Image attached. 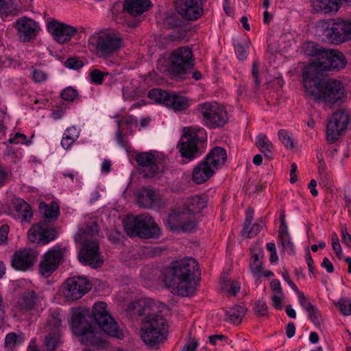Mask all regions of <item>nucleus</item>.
Here are the masks:
<instances>
[{
	"label": "nucleus",
	"mask_w": 351,
	"mask_h": 351,
	"mask_svg": "<svg viewBox=\"0 0 351 351\" xmlns=\"http://www.w3.org/2000/svg\"><path fill=\"white\" fill-rule=\"evenodd\" d=\"M152 6L149 0H125L123 8L132 16L141 15L147 11Z\"/></svg>",
	"instance_id": "29"
},
{
	"label": "nucleus",
	"mask_w": 351,
	"mask_h": 351,
	"mask_svg": "<svg viewBox=\"0 0 351 351\" xmlns=\"http://www.w3.org/2000/svg\"><path fill=\"white\" fill-rule=\"evenodd\" d=\"M117 123L118 128L115 134L116 141L119 145L125 148V136L131 133L133 128L137 126V120L130 117Z\"/></svg>",
	"instance_id": "25"
},
{
	"label": "nucleus",
	"mask_w": 351,
	"mask_h": 351,
	"mask_svg": "<svg viewBox=\"0 0 351 351\" xmlns=\"http://www.w3.org/2000/svg\"><path fill=\"white\" fill-rule=\"evenodd\" d=\"M157 158L152 152H141L136 156V161L141 167L147 169L145 173L147 177H154L159 171L156 165Z\"/></svg>",
	"instance_id": "24"
},
{
	"label": "nucleus",
	"mask_w": 351,
	"mask_h": 351,
	"mask_svg": "<svg viewBox=\"0 0 351 351\" xmlns=\"http://www.w3.org/2000/svg\"><path fill=\"white\" fill-rule=\"evenodd\" d=\"M169 94L170 93L167 91L158 88H154L149 90L148 96L152 100L155 101L156 103L162 104L165 106L166 100H167Z\"/></svg>",
	"instance_id": "43"
},
{
	"label": "nucleus",
	"mask_w": 351,
	"mask_h": 351,
	"mask_svg": "<svg viewBox=\"0 0 351 351\" xmlns=\"http://www.w3.org/2000/svg\"><path fill=\"white\" fill-rule=\"evenodd\" d=\"M340 8V0H317L315 5L317 12L328 14L337 12Z\"/></svg>",
	"instance_id": "35"
},
{
	"label": "nucleus",
	"mask_w": 351,
	"mask_h": 351,
	"mask_svg": "<svg viewBox=\"0 0 351 351\" xmlns=\"http://www.w3.org/2000/svg\"><path fill=\"white\" fill-rule=\"evenodd\" d=\"M255 311L259 315H265L267 313V306L265 302L258 301L255 304Z\"/></svg>",
	"instance_id": "63"
},
{
	"label": "nucleus",
	"mask_w": 351,
	"mask_h": 351,
	"mask_svg": "<svg viewBox=\"0 0 351 351\" xmlns=\"http://www.w3.org/2000/svg\"><path fill=\"white\" fill-rule=\"evenodd\" d=\"M80 130L75 126L68 128L64 132L61 140V145L65 149L71 147L75 141L79 138Z\"/></svg>",
	"instance_id": "33"
},
{
	"label": "nucleus",
	"mask_w": 351,
	"mask_h": 351,
	"mask_svg": "<svg viewBox=\"0 0 351 351\" xmlns=\"http://www.w3.org/2000/svg\"><path fill=\"white\" fill-rule=\"evenodd\" d=\"M326 40L339 45L350 40L347 20L337 19L328 24L323 32Z\"/></svg>",
	"instance_id": "13"
},
{
	"label": "nucleus",
	"mask_w": 351,
	"mask_h": 351,
	"mask_svg": "<svg viewBox=\"0 0 351 351\" xmlns=\"http://www.w3.org/2000/svg\"><path fill=\"white\" fill-rule=\"evenodd\" d=\"M11 215L21 223L29 222L33 217L30 206L23 199L14 197L10 199Z\"/></svg>",
	"instance_id": "22"
},
{
	"label": "nucleus",
	"mask_w": 351,
	"mask_h": 351,
	"mask_svg": "<svg viewBox=\"0 0 351 351\" xmlns=\"http://www.w3.org/2000/svg\"><path fill=\"white\" fill-rule=\"evenodd\" d=\"M341 239L345 245L348 246L351 245V235L348 232L346 226H341Z\"/></svg>",
	"instance_id": "64"
},
{
	"label": "nucleus",
	"mask_w": 351,
	"mask_h": 351,
	"mask_svg": "<svg viewBox=\"0 0 351 351\" xmlns=\"http://www.w3.org/2000/svg\"><path fill=\"white\" fill-rule=\"evenodd\" d=\"M159 306L152 302L145 303L140 315L141 319L140 335L142 341L149 346L163 341L166 337L165 320Z\"/></svg>",
	"instance_id": "3"
},
{
	"label": "nucleus",
	"mask_w": 351,
	"mask_h": 351,
	"mask_svg": "<svg viewBox=\"0 0 351 351\" xmlns=\"http://www.w3.org/2000/svg\"><path fill=\"white\" fill-rule=\"evenodd\" d=\"M198 270L197 261L193 258H186L174 261L164 268L162 278L172 293L189 296L195 291L194 280Z\"/></svg>",
	"instance_id": "2"
},
{
	"label": "nucleus",
	"mask_w": 351,
	"mask_h": 351,
	"mask_svg": "<svg viewBox=\"0 0 351 351\" xmlns=\"http://www.w3.org/2000/svg\"><path fill=\"white\" fill-rule=\"evenodd\" d=\"M10 228L8 225L3 224L0 228V243L6 244L8 241V234Z\"/></svg>",
	"instance_id": "62"
},
{
	"label": "nucleus",
	"mask_w": 351,
	"mask_h": 351,
	"mask_svg": "<svg viewBox=\"0 0 351 351\" xmlns=\"http://www.w3.org/2000/svg\"><path fill=\"white\" fill-rule=\"evenodd\" d=\"M47 29L53 38L61 45L69 42L77 32L75 27L56 19L47 22Z\"/></svg>",
	"instance_id": "15"
},
{
	"label": "nucleus",
	"mask_w": 351,
	"mask_h": 351,
	"mask_svg": "<svg viewBox=\"0 0 351 351\" xmlns=\"http://www.w3.org/2000/svg\"><path fill=\"white\" fill-rule=\"evenodd\" d=\"M158 200V194L154 190L145 188L139 194L138 204L142 207L149 208L156 204Z\"/></svg>",
	"instance_id": "31"
},
{
	"label": "nucleus",
	"mask_w": 351,
	"mask_h": 351,
	"mask_svg": "<svg viewBox=\"0 0 351 351\" xmlns=\"http://www.w3.org/2000/svg\"><path fill=\"white\" fill-rule=\"evenodd\" d=\"M226 159V149L221 147H215L210 150L204 160L216 172L224 165Z\"/></svg>",
	"instance_id": "27"
},
{
	"label": "nucleus",
	"mask_w": 351,
	"mask_h": 351,
	"mask_svg": "<svg viewBox=\"0 0 351 351\" xmlns=\"http://www.w3.org/2000/svg\"><path fill=\"white\" fill-rule=\"evenodd\" d=\"M8 143L10 144H29L30 142L27 141V136L20 133L16 132L13 136H10L8 139Z\"/></svg>",
	"instance_id": "56"
},
{
	"label": "nucleus",
	"mask_w": 351,
	"mask_h": 351,
	"mask_svg": "<svg viewBox=\"0 0 351 351\" xmlns=\"http://www.w3.org/2000/svg\"><path fill=\"white\" fill-rule=\"evenodd\" d=\"M215 173V171L203 160L194 168L193 180L196 184H202Z\"/></svg>",
	"instance_id": "30"
},
{
	"label": "nucleus",
	"mask_w": 351,
	"mask_h": 351,
	"mask_svg": "<svg viewBox=\"0 0 351 351\" xmlns=\"http://www.w3.org/2000/svg\"><path fill=\"white\" fill-rule=\"evenodd\" d=\"M208 196L204 194L188 197L184 202V210L189 214L200 213L208 205Z\"/></svg>",
	"instance_id": "26"
},
{
	"label": "nucleus",
	"mask_w": 351,
	"mask_h": 351,
	"mask_svg": "<svg viewBox=\"0 0 351 351\" xmlns=\"http://www.w3.org/2000/svg\"><path fill=\"white\" fill-rule=\"evenodd\" d=\"M221 289L229 295H235L240 291L241 285L236 280H227L222 282Z\"/></svg>",
	"instance_id": "41"
},
{
	"label": "nucleus",
	"mask_w": 351,
	"mask_h": 351,
	"mask_svg": "<svg viewBox=\"0 0 351 351\" xmlns=\"http://www.w3.org/2000/svg\"><path fill=\"white\" fill-rule=\"evenodd\" d=\"M60 342V336L59 332L49 334L45 340V345L49 351L54 350Z\"/></svg>",
	"instance_id": "45"
},
{
	"label": "nucleus",
	"mask_w": 351,
	"mask_h": 351,
	"mask_svg": "<svg viewBox=\"0 0 351 351\" xmlns=\"http://www.w3.org/2000/svg\"><path fill=\"white\" fill-rule=\"evenodd\" d=\"M180 23V19L173 14L167 16L164 20V24L170 28L177 27Z\"/></svg>",
	"instance_id": "59"
},
{
	"label": "nucleus",
	"mask_w": 351,
	"mask_h": 351,
	"mask_svg": "<svg viewBox=\"0 0 351 351\" xmlns=\"http://www.w3.org/2000/svg\"><path fill=\"white\" fill-rule=\"evenodd\" d=\"M197 109L204 124L210 128L221 127L228 121V117L224 108L216 102L202 103Z\"/></svg>",
	"instance_id": "10"
},
{
	"label": "nucleus",
	"mask_w": 351,
	"mask_h": 351,
	"mask_svg": "<svg viewBox=\"0 0 351 351\" xmlns=\"http://www.w3.org/2000/svg\"><path fill=\"white\" fill-rule=\"evenodd\" d=\"M265 226V223L262 220H258L253 224L250 230L249 228L247 232H242L243 235L247 234L249 238L256 236Z\"/></svg>",
	"instance_id": "49"
},
{
	"label": "nucleus",
	"mask_w": 351,
	"mask_h": 351,
	"mask_svg": "<svg viewBox=\"0 0 351 351\" xmlns=\"http://www.w3.org/2000/svg\"><path fill=\"white\" fill-rule=\"evenodd\" d=\"M256 145L266 157L269 158L272 157L274 145L266 135L263 134L258 135L256 139Z\"/></svg>",
	"instance_id": "36"
},
{
	"label": "nucleus",
	"mask_w": 351,
	"mask_h": 351,
	"mask_svg": "<svg viewBox=\"0 0 351 351\" xmlns=\"http://www.w3.org/2000/svg\"><path fill=\"white\" fill-rule=\"evenodd\" d=\"M171 62L175 72L184 73L193 66L191 49L186 47L178 48L172 53Z\"/></svg>",
	"instance_id": "19"
},
{
	"label": "nucleus",
	"mask_w": 351,
	"mask_h": 351,
	"mask_svg": "<svg viewBox=\"0 0 351 351\" xmlns=\"http://www.w3.org/2000/svg\"><path fill=\"white\" fill-rule=\"evenodd\" d=\"M308 317L316 326H320L323 323V318L317 306L314 307L313 310L308 313Z\"/></svg>",
	"instance_id": "52"
},
{
	"label": "nucleus",
	"mask_w": 351,
	"mask_h": 351,
	"mask_svg": "<svg viewBox=\"0 0 351 351\" xmlns=\"http://www.w3.org/2000/svg\"><path fill=\"white\" fill-rule=\"evenodd\" d=\"M79 236L84 242V246L78 254L80 261L92 268L100 267L103 264V259L99 254V244L96 240L99 237L97 225L93 223L86 226L80 230Z\"/></svg>",
	"instance_id": "4"
},
{
	"label": "nucleus",
	"mask_w": 351,
	"mask_h": 351,
	"mask_svg": "<svg viewBox=\"0 0 351 351\" xmlns=\"http://www.w3.org/2000/svg\"><path fill=\"white\" fill-rule=\"evenodd\" d=\"M332 247L337 257L341 259L342 258L343 251L339 243V237L335 232L332 234Z\"/></svg>",
	"instance_id": "54"
},
{
	"label": "nucleus",
	"mask_w": 351,
	"mask_h": 351,
	"mask_svg": "<svg viewBox=\"0 0 351 351\" xmlns=\"http://www.w3.org/2000/svg\"><path fill=\"white\" fill-rule=\"evenodd\" d=\"M32 75L33 80L36 83H42L45 82L47 77V75L45 71L38 69H32Z\"/></svg>",
	"instance_id": "58"
},
{
	"label": "nucleus",
	"mask_w": 351,
	"mask_h": 351,
	"mask_svg": "<svg viewBox=\"0 0 351 351\" xmlns=\"http://www.w3.org/2000/svg\"><path fill=\"white\" fill-rule=\"evenodd\" d=\"M313 67H305L302 72L303 86L308 97L317 104L329 107L339 106L346 98L343 84L334 78L320 79L321 75L313 74Z\"/></svg>",
	"instance_id": "1"
},
{
	"label": "nucleus",
	"mask_w": 351,
	"mask_h": 351,
	"mask_svg": "<svg viewBox=\"0 0 351 351\" xmlns=\"http://www.w3.org/2000/svg\"><path fill=\"white\" fill-rule=\"evenodd\" d=\"M91 289V285L84 277L77 276L68 279L64 284V295L67 300L81 298Z\"/></svg>",
	"instance_id": "17"
},
{
	"label": "nucleus",
	"mask_w": 351,
	"mask_h": 351,
	"mask_svg": "<svg viewBox=\"0 0 351 351\" xmlns=\"http://www.w3.org/2000/svg\"><path fill=\"white\" fill-rule=\"evenodd\" d=\"M165 106L171 108L174 111L185 110L189 106V101L188 98L170 93L167 100H166Z\"/></svg>",
	"instance_id": "32"
},
{
	"label": "nucleus",
	"mask_w": 351,
	"mask_h": 351,
	"mask_svg": "<svg viewBox=\"0 0 351 351\" xmlns=\"http://www.w3.org/2000/svg\"><path fill=\"white\" fill-rule=\"evenodd\" d=\"M17 36L22 42H29L40 30L38 23L28 17H21L14 23Z\"/></svg>",
	"instance_id": "20"
},
{
	"label": "nucleus",
	"mask_w": 351,
	"mask_h": 351,
	"mask_svg": "<svg viewBox=\"0 0 351 351\" xmlns=\"http://www.w3.org/2000/svg\"><path fill=\"white\" fill-rule=\"evenodd\" d=\"M23 341L21 335L14 332L8 333L5 338V347L8 351H12L14 348L19 346Z\"/></svg>",
	"instance_id": "40"
},
{
	"label": "nucleus",
	"mask_w": 351,
	"mask_h": 351,
	"mask_svg": "<svg viewBox=\"0 0 351 351\" xmlns=\"http://www.w3.org/2000/svg\"><path fill=\"white\" fill-rule=\"evenodd\" d=\"M125 232L130 237L141 239H157L160 234V229L149 214L130 215L123 221Z\"/></svg>",
	"instance_id": "5"
},
{
	"label": "nucleus",
	"mask_w": 351,
	"mask_h": 351,
	"mask_svg": "<svg viewBox=\"0 0 351 351\" xmlns=\"http://www.w3.org/2000/svg\"><path fill=\"white\" fill-rule=\"evenodd\" d=\"M66 252V247L61 244H57L49 249L39 263V273L46 278L50 276L63 261Z\"/></svg>",
	"instance_id": "11"
},
{
	"label": "nucleus",
	"mask_w": 351,
	"mask_h": 351,
	"mask_svg": "<svg viewBox=\"0 0 351 351\" xmlns=\"http://www.w3.org/2000/svg\"><path fill=\"white\" fill-rule=\"evenodd\" d=\"M278 137L282 144L287 148H293L294 146L293 140L289 132L285 130H280L278 132Z\"/></svg>",
	"instance_id": "47"
},
{
	"label": "nucleus",
	"mask_w": 351,
	"mask_h": 351,
	"mask_svg": "<svg viewBox=\"0 0 351 351\" xmlns=\"http://www.w3.org/2000/svg\"><path fill=\"white\" fill-rule=\"evenodd\" d=\"M245 313V308L241 306H234L226 311L224 320L232 324L241 323Z\"/></svg>",
	"instance_id": "34"
},
{
	"label": "nucleus",
	"mask_w": 351,
	"mask_h": 351,
	"mask_svg": "<svg viewBox=\"0 0 351 351\" xmlns=\"http://www.w3.org/2000/svg\"><path fill=\"white\" fill-rule=\"evenodd\" d=\"M278 237L282 250L289 254H294V245L291 241L288 230H278Z\"/></svg>",
	"instance_id": "37"
},
{
	"label": "nucleus",
	"mask_w": 351,
	"mask_h": 351,
	"mask_svg": "<svg viewBox=\"0 0 351 351\" xmlns=\"http://www.w3.org/2000/svg\"><path fill=\"white\" fill-rule=\"evenodd\" d=\"M77 97V90L71 87L65 88L61 93V97L64 101H73Z\"/></svg>",
	"instance_id": "57"
},
{
	"label": "nucleus",
	"mask_w": 351,
	"mask_h": 351,
	"mask_svg": "<svg viewBox=\"0 0 351 351\" xmlns=\"http://www.w3.org/2000/svg\"><path fill=\"white\" fill-rule=\"evenodd\" d=\"M62 318L58 313H53L48 319L46 329L48 332H59V328L61 326Z\"/></svg>",
	"instance_id": "42"
},
{
	"label": "nucleus",
	"mask_w": 351,
	"mask_h": 351,
	"mask_svg": "<svg viewBox=\"0 0 351 351\" xmlns=\"http://www.w3.org/2000/svg\"><path fill=\"white\" fill-rule=\"evenodd\" d=\"M64 64L67 68L71 69H78L82 68L84 65L82 61L74 58H69L65 62Z\"/></svg>",
	"instance_id": "60"
},
{
	"label": "nucleus",
	"mask_w": 351,
	"mask_h": 351,
	"mask_svg": "<svg viewBox=\"0 0 351 351\" xmlns=\"http://www.w3.org/2000/svg\"><path fill=\"white\" fill-rule=\"evenodd\" d=\"M178 14L184 20L195 21L203 14L202 0H175Z\"/></svg>",
	"instance_id": "16"
},
{
	"label": "nucleus",
	"mask_w": 351,
	"mask_h": 351,
	"mask_svg": "<svg viewBox=\"0 0 351 351\" xmlns=\"http://www.w3.org/2000/svg\"><path fill=\"white\" fill-rule=\"evenodd\" d=\"M37 298L34 291H27L23 293L16 302V308L22 313H27L34 309Z\"/></svg>",
	"instance_id": "28"
},
{
	"label": "nucleus",
	"mask_w": 351,
	"mask_h": 351,
	"mask_svg": "<svg viewBox=\"0 0 351 351\" xmlns=\"http://www.w3.org/2000/svg\"><path fill=\"white\" fill-rule=\"evenodd\" d=\"M15 10L13 0H0V13L8 16Z\"/></svg>",
	"instance_id": "46"
},
{
	"label": "nucleus",
	"mask_w": 351,
	"mask_h": 351,
	"mask_svg": "<svg viewBox=\"0 0 351 351\" xmlns=\"http://www.w3.org/2000/svg\"><path fill=\"white\" fill-rule=\"evenodd\" d=\"M284 300L285 295L283 293L271 294V305L278 310H281L282 308Z\"/></svg>",
	"instance_id": "53"
},
{
	"label": "nucleus",
	"mask_w": 351,
	"mask_h": 351,
	"mask_svg": "<svg viewBox=\"0 0 351 351\" xmlns=\"http://www.w3.org/2000/svg\"><path fill=\"white\" fill-rule=\"evenodd\" d=\"M346 64L343 54L337 50H326L321 53L320 58L312 60L306 67H313V74L322 75L323 71L339 70Z\"/></svg>",
	"instance_id": "8"
},
{
	"label": "nucleus",
	"mask_w": 351,
	"mask_h": 351,
	"mask_svg": "<svg viewBox=\"0 0 351 351\" xmlns=\"http://www.w3.org/2000/svg\"><path fill=\"white\" fill-rule=\"evenodd\" d=\"M234 49H235V53L237 56V58L240 60H243L246 59L247 56V51L240 43H237V44L234 45Z\"/></svg>",
	"instance_id": "61"
},
{
	"label": "nucleus",
	"mask_w": 351,
	"mask_h": 351,
	"mask_svg": "<svg viewBox=\"0 0 351 351\" xmlns=\"http://www.w3.org/2000/svg\"><path fill=\"white\" fill-rule=\"evenodd\" d=\"M40 209L45 218L49 220L56 219L59 215V206L53 202L50 204L41 203L40 204Z\"/></svg>",
	"instance_id": "38"
},
{
	"label": "nucleus",
	"mask_w": 351,
	"mask_h": 351,
	"mask_svg": "<svg viewBox=\"0 0 351 351\" xmlns=\"http://www.w3.org/2000/svg\"><path fill=\"white\" fill-rule=\"evenodd\" d=\"M199 143V137L197 131L193 128H184L179 145V151L181 156L189 160L197 157V144Z\"/></svg>",
	"instance_id": "14"
},
{
	"label": "nucleus",
	"mask_w": 351,
	"mask_h": 351,
	"mask_svg": "<svg viewBox=\"0 0 351 351\" xmlns=\"http://www.w3.org/2000/svg\"><path fill=\"white\" fill-rule=\"evenodd\" d=\"M304 51L308 56L315 57L314 60L320 58L321 53L326 50L323 48L318 47V46L313 42L307 43L304 46Z\"/></svg>",
	"instance_id": "44"
},
{
	"label": "nucleus",
	"mask_w": 351,
	"mask_h": 351,
	"mask_svg": "<svg viewBox=\"0 0 351 351\" xmlns=\"http://www.w3.org/2000/svg\"><path fill=\"white\" fill-rule=\"evenodd\" d=\"M123 43L122 38L115 33L94 35L88 40V46L95 50L100 58H108L116 53L122 47Z\"/></svg>",
	"instance_id": "6"
},
{
	"label": "nucleus",
	"mask_w": 351,
	"mask_h": 351,
	"mask_svg": "<svg viewBox=\"0 0 351 351\" xmlns=\"http://www.w3.org/2000/svg\"><path fill=\"white\" fill-rule=\"evenodd\" d=\"M56 237L55 229L44 223L32 226L28 231V239L39 245H46L53 241Z\"/></svg>",
	"instance_id": "21"
},
{
	"label": "nucleus",
	"mask_w": 351,
	"mask_h": 351,
	"mask_svg": "<svg viewBox=\"0 0 351 351\" xmlns=\"http://www.w3.org/2000/svg\"><path fill=\"white\" fill-rule=\"evenodd\" d=\"M123 98L125 100L134 99L138 95V91L134 86L130 84L128 86L123 87Z\"/></svg>",
	"instance_id": "48"
},
{
	"label": "nucleus",
	"mask_w": 351,
	"mask_h": 351,
	"mask_svg": "<svg viewBox=\"0 0 351 351\" xmlns=\"http://www.w3.org/2000/svg\"><path fill=\"white\" fill-rule=\"evenodd\" d=\"M298 298L300 306L306 313L313 310L314 307L316 306L308 300V299L304 295L303 293H300L299 297Z\"/></svg>",
	"instance_id": "55"
},
{
	"label": "nucleus",
	"mask_w": 351,
	"mask_h": 351,
	"mask_svg": "<svg viewBox=\"0 0 351 351\" xmlns=\"http://www.w3.org/2000/svg\"><path fill=\"white\" fill-rule=\"evenodd\" d=\"M167 226L173 232H192L196 227L195 220L187 217L185 212L180 210H173L166 221Z\"/></svg>",
	"instance_id": "18"
},
{
	"label": "nucleus",
	"mask_w": 351,
	"mask_h": 351,
	"mask_svg": "<svg viewBox=\"0 0 351 351\" xmlns=\"http://www.w3.org/2000/svg\"><path fill=\"white\" fill-rule=\"evenodd\" d=\"M106 308L107 304L105 302H96L93 306L92 315L104 333L121 339L123 337V332L108 313Z\"/></svg>",
	"instance_id": "9"
},
{
	"label": "nucleus",
	"mask_w": 351,
	"mask_h": 351,
	"mask_svg": "<svg viewBox=\"0 0 351 351\" xmlns=\"http://www.w3.org/2000/svg\"><path fill=\"white\" fill-rule=\"evenodd\" d=\"M108 73H103L98 69H94L89 73L90 82L95 84H101L105 75H107Z\"/></svg>",
	"instance_id": "51"
},
{
	"label": "nucleus",
	"mask_w": 351,
	"mask_h": 351,
	"mask_svg": "<svg viewBox=\"0 0 351 351\" xmlns=\"http://www.w3.org/2000/svg\"><path fill=\"white\" fill-rule=\"evenodd\" d=\"M350 121V114L343 110L335 112L329 119L326 130L328 142L332 143L339 139L347 128Z\"/></svg>",
	"instance_id": "12"
},
{
	"label": "nucleus",
	"mask_w": 351,
	"mask_h": 351,
	"mask_svg": "<svg viewBox=\"0 0 351 351\" xmlns=\"http://www.w3.org/2000/svg\"><path fill=\"white\" fill-rule=\"evenodd\" d=\"M250 271L253 276L256 278L262 277L263 274V263L259 258L258 254H254L252 256L251 261L250 263Z\"/></svg>",
	"instance_id": "39"
},
{
	"label": "nucleus",
	"mask_w": 351,
	"mask_h": 351,
	"mask_svg": "<svg viewBox=\"0 0 351 351\" xmlns=\"http://www.w3.org/2000/svg\"><path fill=\"white\" fill-rule=\"evenodd\" d=\"M36 253L30 249H24L16 252L12 256V265L19 271H27L30 269L36 262Z\"/></svg>",
	"instance_id": "23"
},
{
	"label": "nucleus",
	"mask_w": 351,
	"mask_h": 351,
	"mask_svg": "<svg viewBox=\"0 0 351 351\" xmlns=\"http://www.w3.org/2000/svg\"><path fill=\"white\" fill-rule=\"evenodd\" d=\"M70 326L73 333L86 345H95L101 342V332L86 322L80 313L72 315Z\"/></svg>",
	"instance_id": "7"
},
{
	"label": "nucleus",
	"mask_w": 351,
	"mask_h": 351,
	"mask_svg": "<svg viewBox=\"0 0 351 351\" xmlns=\"http://www.w3.org/2000/svg\"><path fill=\"white\" fill-rule=\"evenodd\" d=\"M338 306L342 315L345 316L351 315V300L341 298L338 302Z\"/></svg>",
	"instance_id": "50"
}]
</instances>
